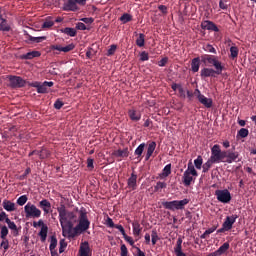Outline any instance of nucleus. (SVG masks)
I'll return each instance as SVG.
<instances>
[{
  "mask_svg": "<svg viewBox=\"0 0 256 256\" xmlns=\"http://www.w3.org/2000/svg\"><path fill=\"white\" fill-rule=\"evenodd\" d=\"M77 214L79 215H75L74 212H67L64 205L58 207V219L60 227L63 228V237L68 234V237L75 238L89 230L87 210L80 208V210H77Z\"/></svg>",
  "mask_w": 256,
  "mask_h": 256,
  "instance_id": "obj_1",
  "label": "nucleus"
},
{
  "mask_svg": "<svg viewBox=\"0 0 256 256\" xmlns=\"http://www.w3.org/2000/svg\"><path fill=\"white\" fill-rule=\"evenodd\" d=\"M202 63L207 66H212L214 68H202L200 71V77L205 78H216L219 75H222L224 71V65L218 60L217 56L214 55H202Z\"/></svg>",
  "mask_w": 256,
  "mask_h": 256,
  "instance_id": "obj_2",
  "label": "nucleus"
},
{
  "mask_svg": "<svg viewBox=\"0 0 256 256\" xmlns=\"http://www.w3.org/2000/svg\"><path fill=\"white\" fill-rule=\"evenodd\" d=\"M190 203L189 199L173 200L170 202H163V208L168 211H181L185 209V206Z\"/></svg>",
  "mask_w": 256,
  "mask_h": 256,
  "instance_id": "obj_3",
  "label": "nucleus"
},
{
  "mask_svg": "<svg viewBox=\"0 0 256 256\" xmlns=\"http://www.w3.org/2000/svg\"><path fill=\"white\" fill-rule=\"evenodd\" d=\"M232 153H234V151H231V150L222 151L221 149H219V145L216 144L212 146L210 159H208L207 161L222 162L224 160V156H227Z\"/></svg>",
  "mask_w": 256,
  "mask_h": 256,
  "instance_id": "obj_4",
  "label": "nucleus"
},
{
  "mask_svg": "<svg viewBox=\"0 0 256 256\" xmlns=\"http://www.w3.org/2000/svg\"><path fill=\"white\" fill-rule=\"evenodd\" d=\"M192 177H197V170H195V168H192V162H189L188 169H186L183 173V185L185 187H190L193 181Z\"/></svg>",
  "mask_w": 256,
  "mask_h": 256,
  "instance_id": "obj_5",
  "label": "nucleus"
},
{
  "mask_svg": "<svg viewBox=\"0 0 256 256\" xmlns=\"http://www.w3.org/2000/svg\"><path fill=\"white\" fill-rule=\"evenodd\" d=\"M86 3L87 0H68V2H65V4H63V11L77 12V10H80V7H77V5L85 6Z\"/></svg>",
  "mask_w": 256,
  "mask_h": 256,
  "instance_id": "obj_6",
  "label": "nucleus"
},
{
  "mask_svg": "<svg viewBox=\"0 0 256 256\" xmlns=\"http://www.w3.org/2000/svg\"><path fill=\"white\" fill-rule=\"evenodd\" d=\"M6 79L9 80V87H11V89L23 88V87H26V85H28L29 83H33V82H26V80H23V78L19 76H13V75H9L8 77H6Z\"/></svg>",
  "mask_w": 256,
  "mask_h": 256,
  "instance_id": "obj_7",
  "label": "nucleus"
},
{
  "mask_svg": "<svg viewBox=\"0 0 256 256\" xmlns=\"http://www.w3.org/2000/svg\"><path fill=\"white\" fill-rule=\"evenodd\" d=\"M28 87H34L36 88V92L38 94H47L48 93V88L53 87V82H33V83H28Z\"/></svg>",
  "mask_w": 256,
  "mask_h": 256,
  "instance_id": "obj_8",
  "label": "nucleus"
},
{
  "mask_svg": "<svg viewBox=\"0 0 256 256\" xmlns=\"http://www.w3.org/2000/svg\"><path fill=\"white\" fill-rule=\"evenodd\" d=\"M214 196L217 197V201L222 204H229L231 201V194L229 193V190H214Z\"/></svg>",
  "mask_w": 256,
  "mask_h": 256,
  "instance_id": "obj_9",
  "label": "nucleus"
},
{
  "mask_svg": "<svg viewBox=\"0 0 256 256\" xmlns=\"http://www.w3.org/2000/svg\"><path fill=\"white\" fill-rule=\"evenodd\" d=\"M24 213H26V218H40V209L31 204V202L24 206Z\"/></svg>",
  "mask_w": 256,
  "mask_h": 256,
  "instance_id": "obj_10",
  "label": "nucleus"
},
{
  "mask_svg": "<svg viewBox=\"0 0 256 256\" xmlns=\"http://www.w3.org/2000/svg\"><path fill=\"white\" fill-rule=\"evenodd\" d=\"M41 227V231L38 232V237H41V242H45L48 237V226L43 223V220H38V222H33V228Z\"/></svg>",
  "mask_w": 256,
  "mask_h": 256,
  "instance_id": "obj_11",
  "label": "nucleus"
},
{
  "mask_svg": "<svg viewBox=\"0 0 256 256\" xmlns=\"http://www.w3.org/2000/svg\"><path fill=\"white\" fill-rule=\"evenodd\" d=\"M195 97L197 98V101L202 104V106H205V108H212V99L205 97V95H202L200 90L195 89Z\"/></svg>",
  "mask_w": 256,
  "mask_h": 256,
  "instance_id": "obj_12",
  "label": "nucleus"
},
{
  "mask_svg": "<svg viewBox=\"0 0 256 256\" xmlns=\"http://www.w3.org/2000/svg\"><path fill=\"white\" fill-rule=\"evenodd\" d=\"M200 28H202V30L212 31L214 33L219 32V28H217V25L209 20L202 21V23L200 24Z\"/></svg>",
  "mask_w": 256,
  "mask_h": 256,
  "instance_id": "obj_13",
  "label": "nucleus"
},
{
  "mask_svg": "<svg viewBox=\"0 0 256 256\" xmlns=\"http://www.w3.org/2000/svg\"><path fill=\"white\" fill-rule=\"evenodd\" d=\"M80 256H92V249L89 248V243L87 241L80 243Z\"/></svg>",
  "mask_w": 256,
  "mask_h": 256,
  "instance_id": "obj_14",
  "label": "nucleus"
},
{
  "mask_svg": "<svg viewBox=\"0 0 256 256\" xmlns=\"http://www.w3.org/2000/svg\"><path fill=\"white\" fill-rule=\"evenodd\" d=\"M239 152H233V153H229L228 155H224V160H222L221 162L227 163V164H231L234 162H239Z\"/></svg>",
  "mask_w": 256,
  "mask_h": 256,
  "instance_id": "obj_15",
  "label": "nucleus"
},
{
  "mask_svg": "<svg viewBox=\"0 0 256 256\" xmlns=\"http://www.w3.org/2000/svg\"><path fill=\"white\" fill-rule=\"evenodd\" d=\"M73 49H75V45H73V44H69L68 46H65V47H62L60 45L50 46V50L60 51V52H63V53H69Z\"/></svg>",
  "mask_w": 256,
  "mask_h": 256,
  "instance_id": "obj_16",
  "label": "nucleus"
},
{
  "mask_svg": "<svg viewBox=\"0 0 256 256\" xmlns=\"http://www.w3.org/2000/svg\"><path fill=\"white\" fill-rule=\"evenodd\" d=\"M136 179L137 176L134 173H131V176L129 177L128 180H126V188H129L131 191H136Z\"/></svg>",
  "mask_w": 256,
  "mask_h": 256,
  "instance_id": "obj_17",
  "label": "nucleus"
},
{
  "mask_svg": "<svg viewBox=\"0 0 256 256\" xmlns=\"http://www.w3.org/2000/svg\"><path fill=\"white\" fill-rule=\"evenodd\" d=\"M170 89H172L173 91H178V97H180V99H185L187 91L182 89V85L173 83L170 84Z\"/></svg>",
  "mask_w": 256,
  "mask_h": 256,
  "instance_id": "obj_18",
  "label": "nucleus"
},
{
  "mask_svg": "<svg viewBox=\"0 0 256 256\" xmlns=\"http://www.w3.org/2000/svg\"><path fill=\"white\" fill-rule=\"evenodd\" d=\"M200 62H202V56L192 59V62L190 63L192 73H197V71H200Z\"/></svg>",
  "mask_w": 256,
  "mask_h": 256,
  "instance_id": "obj_19",
  "label": "nucleus"
},
{
  "mask_svg": "<svg viewBox=\"0 0 256 256\" xmlns=\"http://www.w3.org/2000/svg\"><path fill=\"white\" fill-rule=\"evenodd\" d=\"M236 219V215L227 216V218L224 219V222L222 223V228H233Z\"/></svg>",
  "mask_w": 256,
  "mask_h": 256,
  "instance_id": "obj_20",
  "label": "nucleus"
},
{
  "mask_svg": "<svg viewBox=\"0 0 256 256\" xmlns=\"http://www.w3.org/2000/svg\"><path fill=\"white\" fill-rule=\"evenodd\" d=\"M16 205L13 202L9 201V200H4L3 202H1V207L4 208V210H6V212H14L16 211Z\"/></svg>",
  "mask_w": 256,
  "mask_h": 256,
  "instance_id": "obj_21",
  "label": "nucleus"
},
{
  "mask_svg": "<svg viewBox=\"0 0 256 256\" xmlns=\"http://www.w3.org/2000/svg\"><path fill=\"white\" fill-rule=\"evenodd\" d=\"M38 208L43 210V214L48 215L50 213V202L46 199H43L41 202H38Z\"/></svg>",
  "mask_w": 256,
  "mask_h": 256,
  "instance_id": "obj_22",
  "label": "nucleus"
},
{
  "mask_svg": "<svg viewBox=\"0 0 256 256\" xmlns=\"http://www.w3.org/2000/svg\"><path fill=\"white\" fill-rule=\"evenodd\" d=\"M175 256H185V253L182 252V239L178 238V241L175 242V248H173Z\"/></svg>",
  "mask_w": 256,
  "mask_h": 256,
  "instance_id": "obj_23",
  "label": "nucleus"
},
{
  "mask_svg": "<svg viewBox=\"0 0 256 256\" xmlns=\"http://www.w3.org/2000/svg\"><path fill=\"white\" fill-rule=\"evenodd\" d=\"M219 163H224L223 161H207L205 164H202L200 166V169H202V173H207L209 169L212 168L213 164H219Z\"/></svg>",
  "mask_w": 256,
  "mask_h": 256,
  "instance_id": "obj_24",
  "label": "nucleus"
},
{
  "mask_svg": "<svg viewBox=\"0 0 256 256\" xmlns=\"http://www.w3.org/2000/svg\"><path fill=\"white\" fill-rule=\"evenodd\" d=\"M132 233H134V237H136V241H138V237L141 235V224H138V222H134L131 224Z\"/></svg>",
  "mask_w": 256,
  "mask_h": 256,
  "instance_id": "obj_25",
  "label": "nucleus"
},
{
  "mask_svg": "<svg viewBox=\"0 0 256 256\" xmlns=\"http://www.w3.org/2000/svg\"><path fill=\"white\" fill-rule=\"evenodd\" d=\"M56 22H53V17H46V20L43 21V24L41 25V29L48 30L50 28H53V25H55Z\"/></svg>",
  "mask_w": 256,
  "mask_h": 256,
  "instance_id": "obj_26",
  "label": "nucleus"
},
{
  "mask_svg": "<svg viewBox=\"0 0 256 256\" xmlns=\"http://www.w3.org/2000/svg\"><path fill=\"white\" fill-rule=\"evenodd\" d=\"M114 157L116 158H126L129 157V149H119V150H114Z\"/></svg>",
  "mask_w": 256,
  "mask_h": 256,
  "instance_id": "obj_27",
  "label": "nucleus"
},
{
  "mask_svg": "<svg viewBox=\"0 0 256 256\" xmlns=\"http://www.w3.org/2000/svg\"><path fill=\"white\" fill-rule=\"evenodd\" d=\"M38 57H40V52L38 51H31V52H27L24 55H21V59H24V60H32Z\"/></svg>",
  "mask_w": 256,
  "mask_h": 256,
  "instance_id": "obj_28",
  "label": "nucleus"
},
{
  "mask_svg": "<svg viewBox=\"0 0 256 256\" xmlns=\"http://www.w3.org/2000/svg\"><path fill=\"white\" fill-rule=\"evenodd\" d=\"M129 119L131 121L138 122L141 120V113L136 110L130 109L129 110Z\"/></svg>",
  "mask_w": 256,
  "mask_h": 256,
  "instance_id": "obj_29",
  "label": "nucleus"
},
{
  "mask_svg": "<svg viewBox=\"0 0 256 256\" xmlns=\"http://www.w3.org/2000/svg\"><path fill=\"white\" fill-rule=\"evenodd\" d=\"M11 30V26H9V22L4 19V17L0 16V31L1 32H9Z\"/></svg>",
  "mask_w": 256,
  "mask_h": 256,
  "instance_id": "obj_30",
  "label": "nucleus"
},
{
  "mask_svg": "<svg viewBox=\"0 0 256 256\" xmlns=\"http://www.w3.org/2000/svg\"><path fill=\"white\" fill-rule=\"evenodd\" d=\"M25 36H26V39L28 40V42H31V43H41V42L45 41V36L33 37V36L29 35L27 32H25Z\"/></svg>",
  "mask_w": 256,
  "mask_h": 256,
  "instance_id": "obj_31",
  "label": "nucleus"
},
{
  "mask_svg": "<svg viewBox=\"0 0 256 256\" xmlns=\"http://www.w3.org/2000/svg\"><path fill=\"white\" fill-rule=\"evenodd\" d=\"M227 251H229V242H224V244L219 246L217 251L212 252V254H227Z\"/></svg>",
  "mask_w": 256,
  "mask_h": 256,
  "instance_id": "obj_32",
  "label": "nucleus"
},
{
  "mask_svg": "<svg viewBox=\"0 0 256 256\" xmlns=\"http://www.w3.org/2000/svg\"><path fill=\"white\" fill-rule=\"evenodd\" d=\"M155 151V142L148 143V147L146 148V161L151 159L153 152Z\"/></svg>",
  "mask_w": 256,
  "mask_h": 256,
  "instance_id": "obj_33",
  "label": "nucleus"
},
{
  "mask_svg": "<svg viewBox=\"0 0 256 256\" xmlns=\"http://www.w3.org/2000/svg\"><path fill=\"white\" fill-rule=\"evenodd\" d=\"M146 149V143L139 144V147H136V150H134V155H136V158L141 159V155H143V150Z\"/></svg>",
  "mask_w": 256,
  "mask_h": 256,
  "instance_id": "obj_34",
  "label": "nucleus"
},
{
  "mask_svg": "<svg viewBox=\"0 0 256 256\" xmlns=\"http://www.w3.org/2000/svg\"><path fill=\"white\" fill-rule=\"evenodd\" d=\"M61 33L68 35L69 37H75L77 35V31L75 28L66 27L61 30Z\"/></svg>",
  "mask_w": 256,
  "mask_h": 256,
  "instance_id": "obj_35",
  "label": "nucleus"
},
{
  "mask_svg": "<svg viewBox=\"0 0 256 256\" xmlns=\"http://www.w3.org/2000/svg\"><path fill=\"white\" fill-rule=\"evenodd\" d=\"M37 155H38V158L41 160L48 159V157H50V151H48V149L43 148L39 150Z\"/></svg>",
  "mask_w": 256,
  "mask_h": 256,
  "instance_id": "obj_36",
  "label": "nucleus"
},
{
  "mask_svg": "<svg viewBox=\"0 0 256 256\" xmlns=\"http://www.w3.org/2000/svg\"><path fill=\"white\" fill-rule=\"evenodd\" d=\"M131 20H132V17H131V14L129 13L121 14V17H119V21H121V23L123 24L129 23L131 22Z\"/></svg>",
  "mask_w": 256,
  "mask_h": 256,
  "instance_id": "obj_37",
  "label": "nucleus"
},
{
  "mask_svg": "<svg viewBox=\"0 0 256 256\" xmlns=\"http://www.w3.org/2000/svg\"><path fill=\"white\" fill-rule=\"evenodd\" d=\"M236 136H238L241 139H244L247 136H249V130H247L246 128H241L239 129L238 132H236Z\"/></svg>",
  "mask_w": 256,
  "mask_h": 256,
  "instance_id": "obj_38",
  "label": "nucleus"
},
{
  "mask_svg": "<svg viewBox=\"0 0 256 256\" xmlns=\"http://www.w3.org/2000/svg\"><path fill=\"white\" fill-rule=\"evenodd\" d=\"M230 58L236 59L237 56H239V48H236V46H232L229 48Z\"/></svg>",
  "mask_w": 256,
  "mask_h": 256,
  "instance_id": "obj_39",
  "label": "nucleus"
},
{
  "mask_svg": "<svg viewBox=\"0 0 256 256\" xmlns=\"http://www.w3.org/2000/svg\"><path fill=\"white\" fill-rule=\"evenodd\" d=\"M145 35L139 34V37L136 38V46H139V48H142L143 45H145Z\"/></svg>",
  "mask_w": 256,
  "mask_h": 256,
  "instance_id": "obj_40",
  "label": "nucleus"
},
{
  "mask_svg": "<svg viewBox=\"0 0 256 256\" xmlns=\"http://www.w3.org/2000/svg\"><path fill=\"white\" fill-rule=\"evenodd\" d=\"M205 165L202 164V156H197V159L194 161V165H192V169L200 170V166Z\"/></svg>",
  "mask_w": 256,
  "mask_h": 256,
  "instance_id": "obj_41",
  "label": "nucleus"
},
{
  "mask_svg": "<svg viewBox=\"0 0 256 256\" xmlns=\"http://www.w3.org/2000/svg\"><path fill=\"white\" fill-rule=\"evenodd\" d=\"M27 201H28V197H26V195H21L19 199H16V204L19 206L27 205L28 204L26 203Z\"/></svg>",
  "mask_w": 256,
  "mask_h": 256,
  "instance_id": "obj_42",
  "label": "nucleus"
},
{
  "mask_svg": "<svg viewBox=\"0 0 256 256\" xmlns=\"http://www.w3.org/2000/svg\"><path fill=\"white\" fill-rule=\"evenodd\" d=\"M55 247H57V239L55 236H50V245L48 247L49 250H55Z\"/></svg>",
  "mask_w": 256,
  "mask_h": 256,
  "instance_id": "obj_43",
  "label": "nucleus"
},
{
  "mask_svg": "<svg viewBox=\"0 0 256 256\" xmlns=\"http://www.w3.org/2000/svg\"><path fill=\"white\" fill-rule=\"evenodd\" d=\"M165 187H167V184H165V182H157L156 186H153V191L158 192L161 189H165Z\"/></svg>",
  "mask_w": 256,
  "mask_h": 256,
  "instance_id": "obj_44",
  "label": "nucleus"
},
{
  "mask_svg": "<svg viewBox=\"0 0 256 256\" xmlns=\"http://www.w3.org/2000/svg\"><path fill=\"white\" fill-rule=\"evenodd\" d=\"M6 223V226H8L9 228L6 229H11V231H15L17 232V228H16V224L13 223L11 220L6 219V221H4Z\"/></svg>",
  "mask_w": 256,
  "mask_h": 256,
  "instance_id": "obj_45",
  "label": "nucleus"
},
{
  "mask_svg": "<svg viewBox=\"0 0 256 256\" xmlns=\"http://www.w3.org/2000/svg\"><path fill=\"white\" fill-rule=\"evenodd\" d=\"M6 235H9V229L6 226H1L0 238L6 239Z\"/></svg>",
  "mask_w": 256,
  "mask_h": 256,
  "instance_id": "obj_46",
  "label": "nucleus"
},
{
  "mask_svg": "<svg viewBox=\"0 0 256 256\" xmlns=\"http://www.w3.org/2000/svg\"><path fill=\"white\" fill-rule=\"evenodd\" d=\"M157 242H158V233L155 232V231H152V232H151V240H150V243H151L152 245H155V243H157Z\"/></svg>",
  "mask_w": 256,
  "mask_h": 256,
  "instance_id": "obj_47",
  "label": "nucleus"
},
{
  "mask_svg": "<svg viewBox=\"0 0 256 256\" xmlns=\"http://www.w3.org/2000/svg\"><path fill=\"white\" fill-rule=\"evenodd\" d=\"M205 52L217 55V50H215L214 47L209 44L205 45Z\"/></svg>",
  "mask_w": 256,
  "mask_h": 256,
  "instance_id": "obj_48",
  "label": "nucleus"
},
{
  "mask_svg": "<svg viewBox=\"0 0 256 256\" xmlns=\"http://www.w3.org/2000/svg\"><path fill=\"white\" fill-rule=\"evenodd\" d=\"M170 175V164L163 167V173H161L162 177H168Z\"/></svg>",
  "mask_w": 256,
  "mask_h": 256,
  "instance_id": "obj_49",
  "label": "nucleus"
},
{
  "mask_svg": "<svg viewBox=\"0 0 256 256\" xmlns=\"http://www.w3.org/2000/svg\"><path fill=\"white\" fill-rule=\"evenodd\" d=\"M115 52H116V45H111L107 50V56L108 57L113 56Z\"/></svg>",
  "mask_w": 256,
  "mask_h": 256,
  "instance_id": "obj_50",
  "label": "nucleus"
},
{
  "mask_svg": "<svg viewBox=\"0 0 256 256\" xmlns=\"http://www.w3.org/2000/svg\"><path fill=\"white\" fill-rule=\"evenodd\" d=\"M75 30L85 31L87 30V26L84 23L79 22L75 25Z\"/></svg>",
  "mask_w": 256,
  "mask_h": 256,
  "instance_id": "obj_51",
  "label": "nucleus"
},
{
  "mask_svg": "<svg viewBox=\"0 0 256 256\" xmlns=\"http://www.w3.org/2000/svg\"><path fill=\"white\" fill-rule=\"evenodd\" d=\"M121 236L124 237V241H126V243H129L131 247H136V246H133V239L130 236L126 234H121Z\"/></svg>",
  "mask_w": 256,
  "mask_h": 256,
  "instance_id": "obj_52",
  "label": "nucleus"
},
{
  "mask_svg": "<svg viewBox=\"0 0 256 256\" xmlns=\"http://www.w3.org/2000/svg\"><path fill=\"white\" fill-rule=\"evenodd\" d=\"M66 247H67V243H65V240H60V248L58 249L60 254L65 252Z\"/></svg>",
  "mask_w": 256,
  "mask_h": 256,
  "instance_id": "obj_53",
  "label": "nucleus"
},
{
  "mask_svg": "<svg viewBox=\"0 0 256 256\" xmlns=\"http://www.w3.org/2000/svg\"><path fill=\"white\" fill-rule=\"evenodd\" d=\"M1 249H4V251L9 250V240H3L0 243Z\"/></svg>",
  "mask_w": 256,
  "mask_h": 256,
  "instance_id": "obj_54",
  "label": "nucleus"
},
{
  "mask_svg": "<svg viewBox=\"0 0 256 256\" xmlns=\"http://www.w3.org/2000/svg\"><path fill=\"white\" fill-rule=\"evenodd\" d=\"M62 106H64V103H62V101L55 100V103L53 104V108H55V110H60V108H62Z\"/></svg>",
  "mask_w": 256,
  "mask_h": 256,
  "instance_id": "obj_55",
  "label": "nucleus"
},
{
  "mask_svg": "<svg viewBox=\"0 0 256 256\" xmlns=\"http://www.w3.org/2000/svg\"><path fill=\"white\" fill-rule=\"evenodd\" d=\"M80 21H82V24H87V25L94 23V19L92 17L82 18V19H80Z\"/></svg>",
  "mask_w": 256,
  "mask_h": 256,
  "instance_id": "obj_56",
  "label": "nucleus"
},
{
  "mask_svg": "<svg viewBox=\"0 0 256 256\" xmlns=\"http://www.w3.org/2000/svg\"><path fill=\"white\" fill-rule=\"evenodd\" d=\"M6 220H10L9 215H6V212L1 211V213H0V222H6Z\"/></svg>",
  "mask_w": 256,
  "mask_h": 256,
  "instance_id": "obj_57",
  "label": "nucleus"
},
{
  "mask_svg": "<svg viewBox=\"0 0 256 256\" xmlns=\"http://www.w3.org/2000/svg\"><path fill=\"white\" fill-rule=\"evenodd\" d=\"M214 231H217V225L212 226L211 228H208L207 230H205V235H211L212 233H214Z\"/></svg>",
  "mask_w": 256,
  "mask_h": 256,
  "instance_id": "obj_58",
  "label": "nucleus"
},
{
  "mask_svg": "<svg viewBox=\"0 0 256 256\" xmlns=\"http://www.w3.org/2000/svg\"><path fill=\"white\" fill-rule=\"evenodd\" d=\"M140 61H141V62H146V61H148V53H147L146 51L141 52V54H140Z\"/></svg>",
  "mask_w": 256,
  "mask_h": 256,
  "instance_id": "obj_59",
  "label": "nucleus"
},
{
  "mask_svg": "<svg viewBox=\"0 0 256 256\" xmlns=\"http://www.w3.org/2000/svg\"><path fill=\"white\" fill-rule=\"evenodd\" d=\"M121 256H127L129 254V250L126 249V245H121L120 247Z\"/></svg>",
  "mask_w": 256,
  "mask_h": 256,
  "instance_id": "obj_60",
  "label": "nucleus"
},
{
  "mask_svg": "<svg viewBox=\"0 0 256 256\" xmlns=\"http://www.w3.org/2000/svg\"><path fill=\"white\" fill-rule=\"evenodd\" d=\"M94 55V50L92 48H87V52L85 53V56L87 59H92V56Z\"/></svg>",
  "mask_w": 256,
  "mask_h": 256,
  "instance_id": "obj_61",
  "label": "nucleus"
},
{
  "mask_svg": "<svg viewBox=\"0 0 256 256\" xmlns=\"http://www.w3.org/2000/svg\"><path fill=\"white\" fill-rule=\"evenodd\" d=\"M168 63V57H164L161 61H158V67H165V64Z\"/></svg>",
  "mask_w": 256,
  "mask_h": 256,
  "instance_id": "obj_62",
  "label": "nucleus"
},
{
  "mask_svg": "<svg viewBox=\"0 0 256 256\" xmlns=\"http://www.w3.org/2000/svg\"><path fill=\"white\" fill-rule=\"evenodd\" d=\"M87 169H94V160L92 158L87 159Z\"/></svg>",
  "mask_w": 256,
  "mask_h": 256,
  "instance_id": "obj_63",
  "label": "nucleus"
},
{
  "mask_svg": "<svg viewBox=\"0 0 256 256\" xmlns=\"http://www.w3.org/2000/svg\"><path fill=\"white\" fill-rule=\"evenodd\" d=\"M158 11H161L163 15L168 14V7H165L164 5L158 6Z\"/></svg>",
  "mask_w": 256,
  "mask_h": 256,
  "instance_id": "obj_64",
  "label": "nucleus"
}]
</instances>
